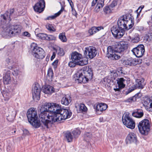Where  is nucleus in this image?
Here are the masks:
<instances>
[{"instance_id": "1", "label": "nucleus", "mask_w": 152, "mask_h": 152, "mask_svg": "<svg viewBox=\"0 0 152 152\" xmlns=\"http://www.w3.org/2000/svg\"><path fill=\"white\" fill-rule=\"evenodd\" d=\"M53 103H45L42 105L40 109L41 113L39 117L42 122V127L44 129L49 128L52 123L54 122Z\"/></svg>"}, {"instance_id": "2", "label": "nucleus", "mask_w": 152, "mask_h": 152, "mask_svg": "<svg viewBox=\"0 0 152 152\" xmlns=\"http://www.w3.org/2000/svg\"><path fill=\"white\" fill-rule=\"evenodd\" d=\"M127 42L125 41L116 42L114 45V49L110 46L107 48V56L110 59L113 60H118L121 58V56L115 53V52L122 53L128 47Z\"/></svg>"}, {"instance_id": "3", "label": "nucleus", "mask_w": 152, "mask_h": 152, "mask_svg": "<svg viewBox=\"0 0 152 152\" xmlns=\"http://www.w3.org/2000/svg\"><path fill=\"white\" fill-rule=\"evenodd\" d=\"M9 23H1L0 34L4 37H12L20 34L22 28L18 25H10Z\"/></svg>"}, {"instance_id": "4", "label": "nucleus", "mask_w": 152, "mask_h": 152, "mask_svg": "<svg viewBox=\"0 0 152 152\" xmlns=\"http://www.w3.org/2000/svg\"><path fill=\"white\" fill-rule=\"evenodd\" d=\"M75 82L77 83H85L91 80L93 74L91 68L89 66H85L78 71L76 74Z\"/></svg>"}, {"instance_id": "5", "label": "nucleus", "mask_w": 152, "mask_h": 152, "mask_svg": "<svg viewBox=\"0 0 152 152\" xmlns=\"http://www.w3.org/2000/svg\"><path fill=\"white\" fill-rule=\"evenodd\" d=\"M54 119V122L58 121L65 120L70 117L72 113L69 110L66 109H63L61 107V105L56 103H53Z\"/></svg>"}, {"instance_id": "6", "label": "nucleus", "mask_w": 152, "mask_h": 152, "mask_svg": "<svg viewBox=\"0 0 152 152\" xmlns=\"http://www.w3.org/2000/svg\"><path fill=\"white\" fill-rule=\"evenodd\" d=\"M117 23L118 26L124 30L131 28L134 24L133 18L129 14L124 15L119 18Z\"/></svg>"}, {"instance_id": "7", "label": "nucleus", "mask_w": 152, "mask_h": 152, "mask_svg": "<svg viewBox=\"0 0 152 152\" xmlns=\"http://www.w3.org/2000/svg\"><path fill=\"white\" fill-rule=\"evenodd\" d=\"M31 46L32 54L34 57L37 59H42L45 57L44 51L42 48L38 46L36 43H32Z\"/></svg>"}, {"instance_id": "8", "label": "nucleus", "mask_w": 152, "mask_h": 152, "mask_svg": "<svg viewBox=\"0 0 152 152\" xmlns=\"http://www.w3.org/2000/svg\"><path fill=\"white\" fill-rule=\"evenodd\" d=\"M122 121L124 125L129 128L133 129L135 128V122L127 113H125L123 114Z\"/></svg>"}, {"instance_id": "9", "label": "nucleus", "mask_w": 152, "mask_h": 152, "mask_svg": "<svg viewBox=\"0 0 152 152\" xmlns=\"http://www.w3.org/2000/svg\"><path fill=\"white\" fill-rule=\"evenodd\" d=\"M140 132L142 134L147 135L149 131L150 127L149 121L147 119H145L139 123L138 126Z\"/></svg>"}, {"instance_id": "10", "label": "nucleus", "mask_w": 152, "mask_h": 152, "mask_svg": "<svg viewBox=\"0 0 152 152\" xmlns=\"http://www.w3.org/2000/svg\"><path fill=\"white\" fill-rule=\"evenodd\" d=\"M111 31L113 37L116 38H120L124 34L125 31L119 26H114L111 28Z\"/></svg>"}, {"instance_id": "11", "label": "nucleus", "mask_w": 152, "mask_h": 152, "mask_svg": "<svg viewBox=\"0 0 152 152\" xmlns=\"http://www.w3.org/2000/svg\"><path fill=\"white\" fill-rule=\"evenodd\" d=\"M84 53L87 58L92 59L96 56L97 51L95 47L89 46L85 48Z\"/></svg>"}, {"instance_id": "12", "label": "nucleus", "mask_w": 152, "mask_h": 152, "mask_svg": "<svg viewBox=\"0 0 152 152\" xmlns=\"http://www.w3.org/2000/svg\"><path fill=\"white\" fill-rule=\"evenodd\" d=\"M132 51L133 54L137 57H141L144 54L145 51V47L142 45H140L133 48Z\"/></svg>"}, {"instance_id": "13", "label": "nucleus", "mask_w": 152, "mask_h": 152, "mask_svg": "<svg viewBox=\"0 0 152 152\" xmlns=\"http://www.w3.org/2000/svg\"><path fill=\"white\" fill-rule=\"evenodd\" d=\"M41 88L38 83L33 85L32 88V94L34 99L39 100L40 97Z\"/></svg>"}, {"instance_id": "14", "label": "nucleus", "mask_w": 152, "mask_h": 152, "mask_svg": "<svg viewBox=\"0 0 152 152\" xmlns=\"http://www.w3.org/2000/svg\"><path fill=\"white\" fill-rule=\"evenodd\" d=\"M13 12V10L12 9L10 10V12L7 11L3 15H1L0 17V21L1 23H9L11 20V15Z\"/></svg>"}, {"instance_id": "15", "label": "nucleus", "mask_w": 152, "mask_h": 152, "mask_svg": "<svg viewBox=\"0 0 152 152\" xmlns=\"http://www.w3.org/2000/svg\"><path fill=\"white\" fill-rule=\"evenodd\" d=\"M27 116L29 122L37 118L36 109L34 108L29 109L28 111Z\"/></svg>"}, {"instance_id": "16", "label": "nucleus", "mask_w": 152, "mask_h": 152, "mask_svg": "<svg viewBox=\"0 0 152 152\" xmlns=\"http://www.w3.org/2000/svg\"><path fill=\"white\" fill-rule=\"evenodd\" d=\"M45 7V2L44 0H40L35 4L34 7L35 11L40 13L43 11Z\"/></svg>"}, {"instance_id": "17", "label": "nucleus", "mask_w": 152, "mask_h": 152, "mask_svg": "<svg viewBox=\"0 0 152 152\" xmlns=\"http://www.w3.org/2000/svg\"><path fill=\"white\" fill-rule=\"evenodd\" d=\"M137 140L136 135L133 133H130L127 135L126 141L127 144L135 143Z\"/></svg>"}, {"instance_id": "18", "label": "nucleus", "mask_w": 152, "mask_h": 152, "mask_svg": "<svg viewBox=\"0 0 152 152\" xmlns=\"http://www.w3.org/2000/svg\"><path fill=\"white\" fill-rule=\"evenodd\" d=\"M6 62L7 63V66L9 69H12L16 66V64L14 61V58L10 56L7 58Z\"/></svg>"}, {"instance_id": "19", "label": "nucleus", "mask_w": 152, "mask_h": 152, "mask_svg": "<svg viewBox=\"0 0 152 152\" xmlns=\"http://www.w3.org/2000/svg\"><path fill=\"white\" fill-rule=\"evenodd\" d=\"M82 58V55L80 53L76 52L72 53L71 55V58L72 61L76 62L80 60Z\"/></svg>"}, {"instance_id": "20", "label": "nucleus", "mask_w": 152, "mask_h": 152, "mask_svg": "<svg viewBox=\"0 0 152 152\" xmlns=\"http://www.w3.org/2000/svg\"><path fill=\"white\" fill-rule=\"evenodd\" d=\"M104 28L102 26H94L91 27L90 29L88 31V33L91 35H93L97 32L99 31L100 30L102 29H103Z\"/></svg>"}, {"instance_id": "21", "label": "nucleus", "mask_w": 152, "mask_h": 152, "mask_svg": "<svg viewBox=\"0 0 152 152\" xmlns=\"http://www.w3.org/2000/svg\"><path fill=\"white\" fill-rule=\"evenodd\" d=\"M143 110L141 109H138L134 110L132 113V115L136 118H140L143 115Z\"/></svg>"}, {"instance_id": "22", "label": "nucleus", "mask_w": 152, "mask_h": 152, "mask_svg": "<svg viewBox=\"0 0 152 152\" xmlns=\"http://www.w3.org/2000/svg\"><path fill=\"white\" fill-rule=\"evenodd\" d=\"M71 102V97L69 95H65L62 97L61 100V103L62 104L66 105H68Z\"/></svg>"}, {"instance_id": "23", "label": "nucleus", "mask_w": 152, "mask_h": 152, "mask_svg": "<svg viewBox=\"0 0 152 152\" xmlns=\"http://www.w3.org/2000/svg\"><path fill=\"white\" fill-rule=\"evenodd\" d=\"M136 82L135 86L138 88L142 89L145 85L144 80L143 78L137 79Z\"/></svg>"}, {"instance_id": "24", "label": "nucleus", "mask_w": 152, "mask_h": 152, "mask_svg": "<svg viewBox=\"0 0 152 152\" xmlns=\"http://www.w3.org/2000/svg\"><path fill=\"white\" fill-rule=\"evenodd\" d=\"M54 89L52 86L50 85H47L43 89V91L45 94H50L54 92Z\"/></svg>"}, {"instance_id": "25", "label": "nucleus", "mask_w": 152, "mask_h": 152, "mask_svg": "<svg viewBox=\"0 0 152 152\" xmlns=\"http://www.w3.org/2000/svg\"><path fill=\"white\" fill-rule=\"evenodd\" d=\"M107 107V105L105 103H101L97 104L96 106V112H102L105 110Z\"/></svg>"}, {"instance_id": "26", "label": "nucleus", "mask_w": 152, "mask_h": 152, "mask_svg": "<svg viewBox=\"0 0 152 152\" xmlns=\"http://www.w3.org/2000/svg\"><path fill=\"white\" fill-rule=\"evenodd\" d=\"M3 82L5 84H8L11 83L10 72H8L3 77Z\"/></svg>"}, {"instance_id": "27", "label": "nucleus", "mask_w": 152, "mask_h": 152, "mask_svg": "<svg viewBox=\"0 0 152 152\" xmlns=\"http://www.w3.org/2000/svg\"><path fill=\"white\" fill-rule=\"evenodd\" d=\"M30 124L34 128H36L39 127L41 125L40 121L38 119V118L29 122Z\"/></svg>"}, {"instance_id": "28", "label": "nucleus", "mask_w": 152, "mask_h": 152, "mask_svg": "<svg viewBox=\"0 0 152 152\" xmlns=\"http://www.w3.org/2000/svg\"><path fill=\"white\" fill-rule=\"evenodd\" d=\"M104 5V0H99L97 2V4L94 9V11L98 12L100 9L102 8Z\"/></svg>"}, {"instance_id": "29", "label": "nucleus", "mask_w": 152, "mask_h": 152, "mask_svg": "<svg viewBox=\"0 0 152 152\" xmlns=\"http://www.w3.org/2000/svg\"><path fill=\"white\" fill-rule=\"evenodd\" d=\"M117 81L119 88H122L125 87V85L124 84V83L126 80L124 78H118Z\"/></svg>"}, {"instance_id": "30", "label": "nucleus", "mask_w": 152, "mask_h": 152, "mask_svg": "<svg viewBox=\"0 0 152 152\" xmlns=\"http://www.w3.org/2000/svg\"><path fill=\"white\" fill-rule=\"evenodd\" d=\"M65 137L68 142H72L74 137L72 132H67L65 133Z\"/></svg>"}, {"instance_id": "31", "label": "nucleus", "mask_w": 152, "mask_h": 152, "mask_svg": "<svg viewBox=\"0 0 152 152\" xmlns=\"http://www.w3.org/2000/svg\"><path fill=\"white\" fill-rule=\"evenodd\" d=\"M76 107L77 108V110H79L80 112H86L87 110V108L85 105L83 104H80L77 107L76 106Z\"/></svg>"}, {"instance_id": "32", "label": "nucleus", "mask_w": 152, "mask_h": 152, "mask_svg": "<svg viewBox=\"0 0 152 152\" xmlns=\"http://www.w3.org/2000/svg\"><path fill=\"white\" fill-rule=\"evenodd\" d=\"M64 10V8L62 7L61 8V10L59 11L57 13H56L54 15L48 17L46 19V20H50L54 19L57 17Z\"/></svg>"}, {"instance_id": "33", "label": "nucleus", "mask_w": 152, "mask_h": 152, "mask_svg": "<svg viewBox=\"0 0 152 152\" xmlns=\"http://www.w3.org/2000/svg\"><path fill=\"white\" fill-rule=\"evenodd\" d=\"M53 77V70L51 68L48 69L47 74L46 76V78L49 81H52V78Z\"/></svg>"}, {"instance_id": "34", "label": "nucleus", "mask_w": 152, "mask_h": 152, "mask_svg": "<svg viewBox=\"0 0 152 152\" xmlns=\"http://www.w3.org/2000/svg\"><path fill=\"white\" fill-rule=\"evenodd\" d=\"M113 10L109 6H106L103 9L104 13L106 15H109L112 12Z\"/></svg>"}, {"instance_id": "35", "label": "nucleus", "mask_w": 152, "mask_h": 152, "mask_svg": "<svg viewBox=\"0 0 152 152\" xmlns=\"http://www.w3.org/2000/svg\"><path fill=\"white\" fill-rule=\"evenodd\" d=\"M88 63V60L87 58H84L81 60H79L77 62L76 64L80 66H84L87 64Z\"/></svg>"}, {"instance_id": "36", "label": "nucleus", "mask_w": 152, "mask_h": 152, "mask_svg": "<svg viewBox=\"0 0 152 152\" xmlns=\"http://www.w3.org/2000/svg\"><path fill=\"white\" fill-rule=\"evenodd\" d=\"M36 36L40 39L45 40L47 39V35L42 33H39L36 34Z\"/></svg>"}, {"instance_id": "37", "label": "nucleus", "mask_w": 152, "mask_h": 152, "mask_svg": "<svg viewBox=\"0 0 152 152\" xmlns=\"http://www.w3.org/2000/svg\"><path fill=\"white\" fill-rule=\"evenodd\" d=\"M16 66L14 68H13L12 69H13V72H12V74L13 75L15 76H17L18 75L21 74V72L16 67Z\"/></svg>"}, {"instance_id": "38", "label": "nucleus", "mask_w": 152, "mask_h": 152, "mask_svg": "<svg viewBox=\"0 0 152 152\" xmlns=\"http://www.w3.org/2000/svg\"><path fill=\"white\" fill-rule=\"evenodd\" d=\"M122 0H113L110 5H109L113 10L115 7L116 6L118 3L119 1H121Z\"/></svg>"}, {"instance_id": "39", "label": "nucleus", "mask_w": 152, "mask_h": 152, "mask_svg": "<svg viewBox=\"0 0 152 152\" xmlns=\"http://www.w3.org/2000/svg\"><path fill=\"white\" fill-rule=\"evenodd\" d=\"M59 38L63 42H66L67 40L64 33H60L59 35Z\"/></svg>"}, {"instance_id": "40", "label": "nucleus", "mask_w": 152, "mask_h": 152, "mask_svg": "<svg viewBox=\"0 0 152 152\" xmlns=\"http://www.w3.org/2000/svg\"><path fill=\"white\" fill-rule=\"evenodd\" d=\"M46 27L50 32H53L56 31L55 29L53 26L52 25L49 23H47L46 26Z\"/></svg>"}, {"instance_id": "41", "label": "nucleus", "mask_w": 152, "mask_h": 152, "mask_svg": "<svg viewBox=\"0 0 152 152\" xmlns=\"http://www.w3.org/2000/svg\"><path fill=\"white\" fill-rule=\"evenodd\" d=\"M72 133L75 138H76L80 133V132L78 130H76L72 132Z\"/></svg>"}, {"instance_id": "42", "label": "nucleus", "mask_w": 152, "mask_h": 152, "mask_svg": "<svg viewBox=\"0 0 152 152\" xmlns=\"http://www.w3.org/2000/svg\"><path fill=\"white\" fill-rule=\"evenodd\" d=\"M3 97L4 98V100L6 101H8L10 97V94L8 92H5L3 94Z\"/></svg>"}, {"instance_id": "43", "label": "nucleus", "mask_w": 152, "mask_h": 152, "mask_svg": "<svg viewBox=\"0 0 152 152\" xmlns=\"http://www.w3.org/2000/svg\"><path fill=\"white\" fill-rule=\"evenodd\" d=\"M136 98L135 96H134L130 97L129 98L127 99L125 101L126 102H133L136 101Z\"/></svg>"}, {"instance_id": "44", "label": "nucleus", "mask_w": 152, "mask_h": 152, "mask_svg": "<svg viewBox=\"0 0 152 152\" xmlns=\"http://www.w3.org/2000/svg\"><path fill=\"white\" fill-rule=\"evenodd\" d=\"M145 37L148 41L152 40V33H148L146 35Z\"/></svg>"}, {"instance_id": "45", "label": "nucleus", "mask_w": 152, "mask_h": 152, "mask_svg": "<svg viewBox=\"0 0 152 152\" xmlns=\"http://www.w3.org/2000/svg\"><path fill=\"white\" fill-rule=\"evenodd\" d=\"M123 62L125 65L132 66V58H129Z\"/></svg>"}, {"instance_id": "46", "label": "nucleus", "mask_w": 152, "mask_h": 152, "mask_svg": "<svg viewBox=\"0 0 152 152\" xmlns=\"http://www.w3.org/2000/svg\"><path fill=\"white\" fill-rule=\"evenodd\" d=\"M132 66H135L140 64V62L138 60L132 58Z\"/></svg>"}, {"instance_id": "47", "label": "nucleus", "mask_w": 152, "mask_h": 152, "mask_svg": "<svg viewBox=\"0 0 152 152\" xmlns=\"http://www.w3.org/2000/svg\"><path fill=\"white\" fill-rule=\"evenodd\" d=\"M58 55L60 56H62L64 54V51L62 49L59 48L57 51Z\"/></svg>"}, {"instance_id": "48", "label": "nucleus", "mask_w": 152, "mask_h": 152, "mask_svg": "<svg viewBox=\"0 0 152 152\" xmlns=\"http://www.w3.org/2000/svg\"><path fill=\"white\" fill-rule=\"evenodd\" d=\"M110 74L111 76L113 77L114 79H115L118 76V74L116 73V71H113L112 72H110Z\"/></svg>"}, {"instance_id": "49", "label": "nucleus", "mask_w": 152, "mask_h": 152, "mask_svg": "<svg viewBox=\"0 0 152 152\" xmlns=\"http://www.w3.org/2000/svg\"><path fill=\"white\" fill-rule=\"evenodd\" d=\"M56 39V37L52 35H47V39L49 40H55Z\"/></svg>"}, {"instance_id": "50", "label": "nucleus", "mask_w": 152, "mask_h": 152, "mask_svg": "<svg viewBox=\"0 0 152 152\" xmlns=\"http://www.w3.org/2000/svg\"><path fill=\"white\" fill-rule=\"evenodd\" d=\"M140 40V38L138 37H135L132 40V42L133 43H137Z\"/></svg>"}, {"instance_id": "51", "label": "nucleus", "mask_w": 152, "mask_h": 152, "mask_svg": "<svg viewBox=\"0 0 152 152\" xmlns=\"http://www.w3.org/2000/svg\"><path fill=\"white\" fill-rule=\"evenodd\" d=\"M76 63L74 61H70L68 64L69 66L70 67H74L75 66Z\"/></svg>"}, {"instance_id": "52", "label": "nucleus", "mask_w": 152, "mask_h": 152, "mask_svg": "<svg viewBox=\"0 0 152 152\" xmlns=\"http://www.w3.org/2000/svg\"><path fill=\"white\" fill-rule=\"evenodd\" d=\"M58 62V60H57L54 61L52 64V65L53 66V68L55 69L57 67V65Z\"/></svg>"}, {"instance_id": "53", "label": "nucleus", "mask_w": 152, "mask_h": 152, "mask_svg": "<svg viewBox=\"0 0 152 152\" xmlns=\"http://www.w3.org/2000/svg\"><path fill=\"white\" fill-rule=\"evenodd\" d=\"M74 7V6L71 7L72 9V11L73 15L76 16L77 15V13H76V11Z\"/></svg>"}, {"instance_id": "54", "label": "nucleus", "mask_w": 152, "mask_h": 152, "mask_svg": "<svg viewBox=\"0 0 152 152\" xmlns=\"http://www.w3.org/2000/svg\"><path fill=\"white\" fill-rule=\"evenodd\" d=\"M23 34L25 36L29 37L30 36V34L27 31H25L23 33Z\"/></svg>"}, {"instance_id": "55", "label": "nucleus", "mask_w": 152, "mask_h": 152, "mask_svg": "<svg viewBox=\"0 0 152 152\" xmlns=\"http://www.w3.org/2000/svg\"><path fill=\"white\" fill-rule=\"evenodd\" d=\"M134 90V88H130L127 91H126V94H128L129 93H130L132 91H133Z\"/></svg>"}, {"instance_id": "56", "label": "nucleus", "mask_w": 152, "mask_h": 152, "mask_svg": "<svg viewBox=\"0 0 152 152\" xmlns=\"http://www.w3.org/2000/svg\"><path fill=\"white\" fill-rule=\"evenodd\" d=\"M97 0H93L91 3V6H94L97 2Z\"/></svg>"}, {"instance_id": "57", "label": "nucleus", "mask_w": 152, "mask_h": 152, "mask_svg": "<svg viewBox=\"0 0 152 152\" xmlns=\"http://www.w3.org/2000/svg\"><path fill=\"white\" fill-rule=\"evenodd\" d=\"M55 56H56L55 53V52H53V55L51 56V57L50 58L51 60H52L55 58Z\"/></svg>"}, {"instance_id": "58", "label": "nucleus", "mask_w": 152, "mask_h": 152, "mask_svg": "<svg viewBox=\"0 0 152 152\" xmlns=\"http://www.w3.org/2000/svg\"><path fill=\"white\" fill-rule=\"evenodd\" d=\"M69 3L71 7L74 6V4L71 0H68Z\"/></svg>"}, {"instance_id": "59", "label": "nucleus", "mask_w": 152, "mask_h": 152, "mask_svg": "<svg viewBox=\"0 0 152 152\" xmlns=\"http://www.w3.org/2000/svg\"><path fill=\"white\" fill-rule=\"evenodd\" d=\"M137 22H138L140 21V20L138 19V18H139V16L140 15V13H138V12H137Z\"/></svg>"}, {"instance_id": "60", "label": "nucleus", "mask_w": 152, "mask_h": 152, "mask_svg": "<svg viewBox=\"0 0 152 152\" xmlns=\"http://www.w3.org/2000/svg\"><path fill=\"white\" fill-rule=\"evenodd\" d=\"M148 23L149 26H150L151 27V29H152V23L151 22V21H149L148 22Z\"/></svg>"}, {"instance_id": "61", "label": "nucleus", "mask_w": 152, "mask_h": 152, "mask_svg": "<svg viewBox=\"0 0 152 152\" xmlns=\"http://www.w3.org/2000/svg\"><path fill=\"white\" fill-rule=\"evenodd\" d=\"M141 10H141L139 8L138 9L136 10V12L138 13H140L141 11Z\"/></svg>"}, {"instance_id": "62", "label": "nucleus", "mask_w": 152, "mask_h": 152, "mask_svg": "<svg viewBox=\"0 0 152 152\" xmlns=\"http://www.w3.org/2000/svg\"><path fill=\"white\" fill-rule=\"evenodd\" d=\"M144 6L143 5L141 6L139 8L141 10H142L144 8Z\"/></svg>"}, {"instance_id": "63", "label": "nucleus", "mask_w": 152, "mask_h": 152, "mask_svg": "<svg viewBox=\"0 0 152 152\" xmlns=\"http://www.w3.org/2000/svg\"><path fill=\"white\" fill-rule=\"evenodd\" d=\"M114 90L115 91H118L119 90V89L118 88H114Z\"/></svg>"}, {"instance_id": "64", "label": "nucleus", "mask_w": 152, "mask_h": 152, "mask_svg": "<svg viewBox=\"0 0 152 152\" xmlns=\"http://www.w3.org/2000/svg\"><path fill=\"white\" fill-rule=\"evenodd\" d=\"M151 86L152 88V81H151L150 83Z\"/></svg>"}]
</instances>
